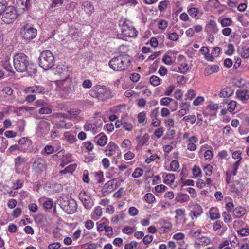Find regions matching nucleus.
<instances>
[{
  "label": "nucleus",
  "instance_id": "4",
  "mask_svg": "<svg viewBox=\"0 0 249 249\" xmlns=\"http://www.w3.org/2000/svg\"><path fill=\"white\" fill-rule=\"evenodd\" d=\"M89 94L92 97L98 99L99 100L104 101L109 99L113 96L110 89L105 86L96 85L89 91Z\"/></svg>",
  "mask_w": 249,
  "mask_h": 249
},
{
  "label": "nucleus",
  "instance_id": "28",
  "mask_svg": "<svg viewBox=\"0 0 249 249\" xmlns=\"http://www.w3.org/2000/svg\"><path fill=\"white\" fill-rule=\"evenodd\" d=\"M210 218L212 220L218 219L220 218L219 211L217 208H212L209 211Z\"/></svg>",
  "mask_w": 249,
  "mask_h": 249
},
{
  "label": "nucleus",
  "instance_id": "29",
  "mask_svg": "<svg viewBox=\"0 0 249 249\" xmlns=\"http://www.w3.org/2000/svg\"><path fill=\"white\" fill-rule=\"evenodd\" d=\"M200 52L202 54L204 55L205 58L209 61H213V56H210L209 53V49L207 47H202L200 49Z\"/></svg>",
  "mask_w": 249,
  "mask_h": 249
},
{
  "label": "nucleus",
  "instance_id": "13",
  "mask_svg": "<svg viewBox=\"0 0 249 249\" xmlns=\"http://www.w3.org/2000/svg\"><path fill=\"white\" fill-rule=\"evenodd\" d=\"M117 187V183L115 179H111L105 184L103 190L107 194L111 193Z\"/></svg>",
  "mask_w": 249,
  "mask_h": 249
},
{
  "label": "nucleus",
  "instance_id": "10",
  "mask_svg": "<svg viewBox=\"0 0 249 249\" xmlns=\"http://www.w3.org/2000/svg\"><path fill=\"white\" fill-rule=\"evenodd\" d=\"M79 198L86 209H90L93 206V201L89 192L87 191L81 192L79 194Z\"/></svg>",
  "mask_w": 249,
  "mask_h": 249
},
{
  "label": "nucleus",
  "instance_id": "50",
  "mask_svg": "<svg viewBox=\"0 0 249 249\" xmlns=\"http://www.w3.org/2000/svg\"><path fill=\"white\" fill-rule=\"evenodd\" d=\"M221 52V49L219 47H216L213 48L210 56H213V60L214 57H216L219 55Z\"/></svg>",
  "mask_w": 249,
  "mask_h": 249
},
{
  "label": "nucleus",
  "instance_id": "8",
  "mask_svg": "<svg viewBox=\"0 0 249 249\" xmlns=\"http://www.w3.org/2000/svg\"><path fill=\"white\" fill-rule=\"evenodd\" d=\"M17 18L16 11L12 6H8L2 15L1 19L6 24H10L14 22Z\"/></svg>",
  "mask_w": 249,
  "mask_h": 249
},
{
  "label": "nucleus",
  "instance_id": "52",
  "mask_svg": "<svg viewBox=\"0 0 249 249\" xmlns=\"http://www.w3.org/2000/svg\"><path fill=\"white\" fill-rule=\"evenodd\" d=\"M164 124L165 126L170 128H173L174 127L175 121L173 118H168L164 120Z\"/></svg>",
  "mask_w": 249,
  "mask_h": 249
},
{
  "label": "nucleus",
  "instance_id": "51",
  "mask_svg": "<svg viewBox=\"0 0 249 249\" xmlns=\"http://www.w3.org/2000/svg\"><path fill=\"white\" fill-rule=\"evenodd\" d=\"M67 113L71 117L76 116L79 115L81 110L77 108H71L67 110Z\"/></svg>",
  "mask_w": 249,
  "mask_h": 249
},
{
  "label": "nucleus",
  "instance_id": "60",
  "mask_svg": "<svg viewBox=\"0 0 249 249\" xmlns=\"http://www.w3.org/2000/svg\"><path fill=\"white\" fill-rule=\"evenodd\" d=\"M234 51V46L231 44H229L227 46V49L225 51V54L228 55H231L233 53Z\"/></svg>",
  "mask_w": 249,
  "mask_h": 249
},
{
  "label": "nucleus",
  "instance_id": "48",
  "mask_svg": "<svg viewBox=\"0 0 249 249\" xmlns=\"http://www.w3.org/2000/svg\"><path fill=\"white\" fill-rule=\"evenodd\" d=\"M173 101L172 98L169 97H163L161 99L160 104L162 106H168Z\"/></svg>",
  "mask_w": 249,
  "mask_h": 249
},
{
  "label": "nucleus",
  "instance_id": "31",
  "mask_svg": "<svg viewBox=\"0 0 249 249\" xmlns=\"http://www.w3.org/2000/svg\"><path fill=\"white\" fill-rule=\"evenodd\" d=\"M218 21L221 23L222 27L230 26L232 23L231 19L229 18H219Z\"/></svg>",
  "mask_w": 249,
  "mask_h": 249
},
{
  "label": "nucleus",
  "instance_id": "17",
  "mask_svg": "<svg viewBox=\"0 0 249 249\" xmlns=\"http://www.w3.org/2000/svg\"><path fill=\"white\" fill-rule=\"evenodd\" d=\"M241 158L238 160L233 165L232 170H229L226 172V178L231 179V176H235L237 174V171L238 169L239 166L240 164V160Z\"/></svg>",
  "mask_w": 249,
  "mask_h": 249
},
{
  "label": "nucleus",
  "instance_id": "37",
  "mask_svg": "<svg viewBox=\"0 0 249 249\" xmlns=\"http://www.w3.org/2000/svg\"><path fill=\"white\" fill-rule=\"evenodd\" d=\"M239 52L241 56L244 58L249 57V46L244 47L239 50Z\"/></svg>",
  "mask_w": 249,
  "mask_h": 249
},
{
  "label": "nucleus",
  "instance_id": "38",
  "mask_svg": "<svg viewBox=\"0 0 249 249\" xmlns=\"http://www.w3.org/2000/svg\"><path fill=\"white\" fill-rule=\"evenodd\" d=\"M138 121L140 124H146L147 123L146 113L144 112H141L137 115Z\"/></svg>",
  "mask_w": 249,
  "mask_h": 249
},
{
  "label": "nucleus",
  "instance_id": "27",
  "mask_svg": "<svg viewBox=\"0 0 249 249\" xmlns=\"http://www.w3.org/2000/svg\"><path fill=\"white\" fill-rule=\"evenodd\" d=\"M94 139L96 140L97 143L99 145L103 146L107 143V137L104 134H100L96 136Z\"/></svg>",
  "mask_w": 249,
  "mask_h": 249
},
{
  "label": "nucleus",
  "instance_id": "7",
  "mask_svg": "<svg viewBox=\"0 0 249 249\" xmlns=\"http://www.w3.org/2000/svg\"><path fill=\"white\" fill-rule=\"evenodd\" d=\"M20 33L24 39L28 40L35 38L37 34V30L29 24H26L23 26Z\"/></svg>",
  "mask_w": 249,
  "mask_h": 249
},
{
  "label": "nucleus",
  "instance_id": "20",
  "mask_svg": "<svg viewBox=\"0 0 249 249\" xmlns=\"http://www.w3.org/2000/svg\"><path fill=\"white\" fill-rule=\"evenodd\" d=\"M219 68L217 65H213L207 67L204 71V74L205 76H209L213 73H216L218 71Z\"/></svg>",
  "mask_w": 249,
  "mask_h": 249
},
{
  "label": "nucleus",
  "instance_id": "63",
  "mask_svg": "<svg viewBox=\"0 0 249 249\" xmlns=\"http://www.w3.org/2000/svg\"><path fill=\"white\" fill-rule=\"evenodd\" d=\"M123 128L127 131H131L133 128V124L127 122H123Z\"/></svg>",
  "mask_w": 249,
  "mask_h": 249
},
{
  "label": "nucleus",
  "instance_id": "58",
  "mask_svg": "<svg viewBox=\"0 0 249 249\" xmlns=\"http://www.w3.org/2000/svg\"><path fill=\"white\" fill-rule=\"evenodd\" d=\"M236 102L235 101H231L228 104V110L231 112L233 111L236 107Z\"/></svg>",
  "mask_w": 249,
  "mask_h": 249
},
{
  "label": "nucleus",
  "instance_id": "49",
  "mask_svg": "<svg viewBox=\"0 0 249 249\" xmlns=\"http://www.w3.org/2000/svg\"><path fill=\"white\" fill-rule=\"evenodd\" d=\"M183 120L187 122H190L191 124H193L196 121V117L194 115L186 116L183 118Z\"/></svg>",
  "mask_w": 249,
  "mask_h": 249
},
{
  "label": "nucleus",
  "instance_id": "59",
  "mask_svg": "<svg viewBox=\"0 0 249 249\" xmlns=\"http://www.w3.org/2000/svg\"><path fill=\"white\" fill-rule=\"evenodd\" d=\"M168 1L166 0L160 1L159 3L158 9L160 11H164L167 8Z\"/></svg>",
  "mask_w": 249,
  "mask_h": 249
},
{
  "label": "nucleus",
  "instance_id": "43",
  "mask_svg": "<svg viewBox=\"0 0 249 249\" xmlns=\"http://www.w3.org/2000/svg\"><path fill=\"white\" fill-rule=\"evenodd\" d=\"M145 200L149 204L153 203L155 201V197L152 193H146L144 196Z\"/></svg>",
  "mask_w": 249,
  "mask_h": 249
},
{
  "label": "nucleus",
  "instance_id": "46",
  "mask_svg": "<svg viewBox=\"0 0 249 249\" xmlns=\"http://www.w3.org/2000/svg\"><path fill=\"white\" fill-rule=\"evenodd\" d=\"M196 210L191 211V213L193 214V216L196 218L199 216L202 213L203 211L201 207L199 205H196L195 207Z\"/></svg>",
  "mask_w": 249,
  "mask_h": 249
},
{
  "label": "nucleus",
  "instance_id": "34",
  "mask_svg": "<svg viewBox=\"0 0 249 249\" xmlns=\"http://www.w3.org/2000/svg\"><path fill=\"white\" fill-rule=\"evenodd\" d=\"M125 214L123 212H121L117 215L112 217L111 222L113 224H116L120 220H123L125 217Z\"/></svg>",
  "mask_w": 249,
  "mask_h": 249
},
{
  "label": "nucleus",
  "instance_id": "47",
  "mask_svg": "<svg viewBox=\"0 0 249 249\" xmlns=\"http://www.w3.org/2000/svg\"><path fill=\"white\" fill-rule=\"evenodd\" d=\"M150 82L154 86H157L160 84V79L158 76L153 75L150 77Z\"/></svg>",
  "mask_w": 249,
  "mask_h": 249
},
{
  "label": "nucleus",
  "instance_id": "62",
  "mask_svg": "<svg viewBox=\"0 0 249 249\" xmlns=\"http://www.w3.org/2000/svg\"><path fill=\"white\" fill-rule=\"evenodd\" d=\"M204 98L202 96H198L193 101V105L195 106H197L201 105L204 101Z\"/></svg>",
  "mask_w": 249,
  "mask_h": 249
},
{
  "label": "nucleus",
  "instance_id": "33",
  "mask_svg": "<svg viewBox=\"0 0 249 249\" xmlns=\"http://www.w3.org/2000/svg\"><path fill=\"white\" fill-rule=\"evenodd\" d=\"M233 215L235 218H240L245 213L244 208L242 207H237L233 211Z\"/></svg>",
  "mask_w": 249,
  "mask_h": 249
},
{
  "label": "nucleus",
  "instance_id": "15",
  "mask_svg": "<svg viewBox=\"0 0 249 249\" xmlns=\"http://www.w3.org/2000/svg\"><path fill=\"white\" fill-rule=\"evenodd\" d=\"M9 108L13 109V111L14 113L16 114V115L18 116H20L22 115V114L25 112V111H28L30 110H33V107H29L27 106H22L20 107H17L15 106H11Z\"/></svg>",
  "mask_w": 249,
  "mask_h": 249
},
{
  "label": "nucleus",
  "instance_id": "57",
  "mask_svg": "<svg viewBox=\"0 0 249 249\" xmlns=\"http://www.w3.org/2000/svg\"><path fill=\"white\" fill-rule=\"evenodd\" d=\"M170 167L172 171H176L179 168V163L176 160H173L170 163Z\"/></svg>",
  "mask_w": 249,
  "mask_h": 249
},
{
  "label": "nucleus",
  "instance_id": "35",
  "mask_svg": "<svg viewBox=\"0 0 249 249\" xmlns=\"http://www.w3.org/2000/svg\"><path fill=\"white\" fill-rule=\"evenodd\" d=\"M182 108L178 111V115L180 116H183L189 110L190 105L187 102L183 103L182 104Z\"/></svg>",
  "mask_w": 249,
  "mask_h": 249
},
{
  "label": "nucleus",
  "instance_id": "24",
  "mask_svg": "<svg viewBox=\"0 0 249 249\" xmlns=\"http://www.w3.org/2000/svg\"><path fill=\"white\" fill-rule=\"evenodd\" d=\"M55 125L57 128L59 129H70L72 125V124L71 123H66L65 121L60 120V121L56 122Z\"/></svg>",
  "mask_w": 249,
  "mask_h": 249
},
{
  "label": "nucleus",
  "instance_id": "21",
  "mask_svg": "<svg viewBox=\"0 0 249 249\" xmlns=\"http://www.w3.org/2000/svg\"><path fill=\"white\" fill-rule=\"evenodd\" d=\"M238 99L242 101H245L249 99V92L246 90H238L236 92Z\"/></svg>",
  "mask_w": 249,
  "mask_h": 249
},
{
  "label": "nucleus",
  "instance_id": "6",
  "mask_svg": "<svg viewBox=\"0 0 249 249\" xmlns=\"http://www.w3.org/2000/svg\"><path fill=\"white\" fill-rule=\"evenodd\" d=\"M55 63V58L50 50L43 51L39 57V65L44 70L52 68Z\"/></svg>",
  "mask_w": 249,
  "mask_h": 249
},
{
  "label": "nucleus",
  "instance_id": "9",
  "mask_svg": "<svg viewBox=\"0 0 249 249\" xmlns=\"http://www.w3.org/2000/svg\"><path fill=\"white\" fill-rule=\"evenodd\" d=\"M121 30L122 35L125 37H134L137 35L135 28L126 22H124L121 25Z\"/></svg>",
  "mask_w": 249,
  "mask_h": 249
},
{
  "label": "nucleus",
  "instance_id": "22",
  "mask_svg": "<svg viewBox=\"0 0 249 249\" xmlns=\"http://www.w3.org/2000/svg\"><path fill=\"white\" fill-rule=\"evenodd\" d=\"M63 136L66 142L70 144H73L77 141L75 136L70 131L65 132Z\"/></svg>",
  "mask_w": 249,
  "mask_h": 249
},
{
  "label": "nucleus",
  "instance_id": "54",
  "mask_svg": "<svg viewBox=\"0 0 249 249\" xmlns=\"http://www.w3.org/2000/svg\"><path fill=\"white\" fill-rule=\"evenodd\" d=\"M192 173L195 178H197L200 176L201 171L199 167L195 165L192 169Z\"/></svg>",
  "mask_w": 249,
  "mask_h": 249
},
{
  "label": "nucleus",
  "instance_id": "40",
  "mask_svg": "<svg viewBox=\"0 0 249 249\" xmlns=\"http://www.w3.org/2000/svg\"><path fill=\"white\" fill-rule=\"evenodd\" d=\"M79 34V31L78 28L75 27H71L70 28L69 32V35L72 38H76Z\"/></svg>",
  "mask_w": 249,
  "mask_h": 249
},
{
  "label": "nucleus",
  "instance_id": "2",
  "mask_svg": "<svg viewBox=\"0 0 249 249\" xmlns=\"http://www.w3.org/2000/svg\"><path fill=\"white\" fill-rule=\"evenodd\" d=\"M130 58L124 55L114 57L108 62L109 67L115 71H123L127 69L130 66Z\"/></svg>",
  "mask_w": 249,
  "mask_h": 249
},
{
  "label": "nucleus",
  "instance_id": "3",
  "mask_svg": "<svg viewBox=\"0 0 249 249\" xmlns=\"http://www.w3.org/2000/svg\"><path fill=\"white\" fill-rule=\"evenodd\" d=\"M13 63L15 69L19 72L27 71L28 68L31 64L29 57L22 53H18L14 55Z\"/></svg>",
  "mask_w": 249,
  "mask_h": 249
},
{
  "label": "nucleus",
  "instance_id": "64",
  "mask_svg": "<svg viewBox=\"0 0 249 249\" xmlns=\"http://www.w3.org/2000/svg\"><path fill=\"white\" fill-rule=\"evenodd\" d=\"M223 223L221 221H216L213 223V229L215 231H216L221 228H223Z\"/></svg>",
  "mask_w": 249,
  "mask_h": 249
},
{
  "label": "nucleus",
  "instance_id": "32",
  "mask_svg": "<svg viewBox=\"0 0 249 249\" xmlns=\"http://www.w3.org/2000/svg\"><path fill=\"white\" fill-rule=\"evenodd\" d=\"M76 164H71L66 167L64 170H61L59 172V174L61 175L65 174L66 173L72 174L76 169Z\"/></svg>",
  "mask_w": 249,
  "mask_h": 249
},
{
  "label": "nucleus",
  "instance_id": "61",
  "mask_svg": "<svg viewBox=\"0 0 249 249\" xmlns=\"http://www.w3.org/2000/svg\"><path fill=\"white\" fill-rule=\"evenodd\" d=\"M222 216L225 223H230L232 221V218L229 212H224L222 213Z\"/></svg>",
  "mask_w": 249,
  "mask_h": 249
},
{
  "label": "nucleus",
  "instance_id": "5",
  "mask_svg": "<svg viewBox=\"0 0 249 249\" xmlns=\"http://www.w3.org/2000/svg\"><path fill=\"white\" fill-rule=\"evenodd\" d=\"M61 208L68 214L75 213L77 208L75 200L67 195H63L58 200Z\"/></svg>",
  "mask_w": 249,
  "mask_h": 249
},
{
  "label": "nucleus",
  "instance_id": "45",
  "mask_svg": "<svg viewBox=\"0 0 249 249\" xmlns=\"http://www.w3.org/2000/svg\"><path fill=\"white\" fill-rule=\"evenodd\" d=\"M143 170L141 168H136L132 174V177L134 178H138L143 174Z\"/></svg>",
  "mask_w": 249,
  "mask_h": 249
},
{
  "label": "nucleus",
  "instance_id": "12",
  "mask_svg": "<svg viewBox=\"0 0 249 249\" xmlns=\"http://www.w3.org/2000/svg\"><path fill=\"white\" fill-rule=\"evenodd\" d=\"M45 90V88L41 85H34L26 88L23 90L25 94L36 93L40 94L43 93Z\"/></svg>",
  "mask_w": 249,
  "mask_h": 249
},
{
  "label": "nucleus",
  "instance_id": "39",
  "mask_svg": "<svg viewBox=\"0 0 249 249\" xmlns=\"http://www.w3.org/2000/svg\"><path fill=\"white\" fill-rule=\"evenodd\" d=\"M189 200V196L188 195L185 194H180L176 198V200L179 202H187Z\"/></svg>",
  "mask_w": 249,
  "mask_h": 249
},
{
  "label": "nucleus",
  "instance_id": "25",
  "mask_svg": "<svg viewBox=\"0 0 249 249\" xmlns=\"http://www.w3.org/2000/svg\"><path fill=\"white\" fill-rule=\"evenodd\" d=\"M188 70V64L185 62H183L179 64L178 68H175L174 71L177 72H180L182 74H185Z\"/></svg>",
  "mask_w": 249,
  "mask_h": 249
},
{
  "label": "nucleus",
  "instance_id": "56",
  "mask_svg": "<svg viewBox=\"0 0 249 249\" xmlns=\"http://www.w3.org/2000/svg\"><path fill=\"white\" fill-rule=\"evenodd\" d=\"M212 169L213 167L210 164L205 166L203 168V171L206 176H210L212 173Z\"/></svg>",
  "mask_w": 249,
  "mask_h": 249
},
{
  "label": "nucleus",
  "instance_id": "53",
  "mask_svg": "<svg viewBox=\"0 0 249 249\" xmlns=\"http://www.w3.org/2000/svg\"><path fill=\"white\" fill-rule=\"evenodd\" d=\"M162 61L166 65H170L173 63V60L171 56L167 54H165L162 58Z\"/></svg>",
  "mask_w": 249,
  "mask_h": 249
},
{
  "label": "nucleus",
  "instance_id": "55",
  "mask_svg": "<svg viewBox=\"0 0 249 249\" xmlns=\"http://www.w3.org/2000/svg\"><path fill=\"white\" fill-rule=\"evenodd\" d=\"M52 109L50 107H43L38 110V113L41 114H48L52 112Z\"/></svg>",
  "mask_w": 249,
  "mask_h": 249
},
{
  "label": "nucleus",
  "instance_id": "36",
  "mask_svg": "<svg viewBox=\"0 0 249 249\" xmlns=\"http://www.w3.org/2000/svg\"><path fill=\"white\" fill-rule=\"evenodd\" d=\"M101 221V223H97V231H101L105 230L107 227V225L109 223L108 221L106 218H102Z\"/></svg>",
  "mask_w": 249,
  "mask_h": 249
},
{
  "label": "nucleus",
  "instance_id": "14",
  "mask_svg": "<svg viewBox=\"0 0 249 249\" xmlns=\"http://www.w3.org/2000/svg\"><path fill=\"white\" fill-rule=\"evenodd\" d=\"M45 168V162L42 159L39 158L35 160L33 164V168L35 172L41 173Z\"/></svg>",
  "mask_w": 249,
  "mask_h": 249
},
{
  "label": "nucleus",
  "instance_id": "26",
  "mask_svg": "<svg viewBox=\"0 0 249 249\" xmlns=\"http://www.w3.org/2000/svg\"><path fill=\"white\" fill-rule=\"evenodd\" d=\"M233 90L230 87H226L222 89L219 94L220 97H230L233 93Z\"/></svg>",
  "mask_w": 249,
  "mask_h": 249
},
{
  "label": "nucleus",
  "instance_id": "44",
  "mask_svg": "<svg viewBox=\"0 0 249 249\" xmlns=\"http://www.w3.org/2000/svg\"><path fill=\"white\" fill-rule=\"evenodd\" d=\"M199 244L202 246H206L210 243L211 239L210 238L202 236L198 239Z\"/></svg>",
  "mask_w": 249,
  "mask_h": 249
},
{
  "label": "nucleus",
  "instance_id": "42",
  "mask_svg": "<svg viewBox=\"0 0 249 249\" xmlns=\"http://www.w3.org/2000/svg\"><path fill=\"white\" fill-rule=\"evenodd\" d=\"M175 180L174 175L171 173H168L164 177V182L168 184L172 183Z\"/></svg>",
  "mask_w": 249,
  "mask_h": 249
},
{
  "label": "nucleus",
  "instance_id": "11",
  "mask_svg": "<svg viewBox=\"0 0 249 249\" xmlns=\"http://www.w3.org/2000/svg\"><path fill=\"white\" fill-rule=\"evenodd\" d=\"M50 129V123L46 120H41L36 129V133L39 136H43L46 135Z\"/></svg>",
  "mask_w": 249,
  "mask_h": 249
},
{
  "label": "nucleus",
  "instance_id": "41",
  "mask_svg": "<svg viewBox=\"0 0 249 249\" xmlns=\"http://www.w3.org/2000/svg\"><path fill=\"white\" fill-rule=\"evenodd\" d=\"M187 12L189 15L193 18L196 17L199 13L198 9L197 8L191 6L188 7Z\"/></svg>",
  "mask_w": 249,
  "mask_h": 249
},
{
  "label": "nucleus",
  "instance_id": "23",
  "mask_svg": "<svg viewBox=\"0 0 249 249\" xmlns=\"http://www.w3.org/2000/svg\"><path fill=\"white\" fill-rule=\"evenodd\" d=\"M118 149L117 145L114 142H109L106 147V155H111L115 154V152Z\"/></svg>",
  "mask_w": 249,
  "mask_h": 249
},
{
  "label": "nucleus",
  "instance_id": "18",
  "mask_svg": "<svg viewBox=\"0 0 249 249\" xmlns=\"http://www.w3.org/2000/svg\"><path fill=\"white\" fill-rule=\"evenodd\" d=\"M82 5L83 9L89 15H90L94 11V6L91 2L84 1Z\"/></svg>",
  "mask_w": 249,
  "mask_h": 249
},
{
  "label": "nucleus",
  "instance_id": "16",
  "mask_svg": "<svg viewBox=\"0 0 249 249\" xmlns=\"http://www.w3.org/2000/svg\"><path fill=\"white\" fill-rule=\"evenodd\" d=\"M84 129L86 131H91L93 134H96L99 131V127L95 124L87 122L84 125Z\"/></svg>",
  "mask_w": 249,
  "mask_h": 249
},
{
  "label": "nucleus",
  "instance_id": "30",
  "mask_svg": "<svg viewBox=\"0 0 249 249\" xmlns=\"http://www.w3.org/2000/svg\"><path fill=\"white\" fill-rule=\"evenodd\" d=\"M149 139V134L148 133H146L142 137H141L139 136H137L136 138V141L139 145L143 146L148 142Z\"/></svg>",
  "mask_w": 249,
  "mask_h": 249
},
{
  "label": "nucleus",
  "instance_id": "19",
  "mask_svg": "<svg viewBox=\"0 0 249 249\" xmlns=\"http://www.w3.org/2000/svg\"><path fill=\"white\" fill-rule=\"evenodd\" d=\"M244 188V185L240 181H235L231 185V191L232 192L239 194Z\"/></svg>",
  "mask_w": 249,
  "mask_h": 249
},
{
  "label": "nucleus",
  "instance_id": "1",
  "mask_svg": "<svg viewBox=\"0 0 249 249\" xmlns=\"http://www.w3.org/2000/svg\"><path fill=\"white\" fill-rule=\"evenodd\" d=\"M60 70L63 71L64 74L66 75V78L63 80H57L56 81V89L60 91L61 94H68L69 93L72 92L74 88L72 85V79L69 77L68 71L67 69H62V67H57V71L60 74L61 73Z\"/></svg>",
  "mask_w": 249,
  "mask_h": 249
}]
</instances>
